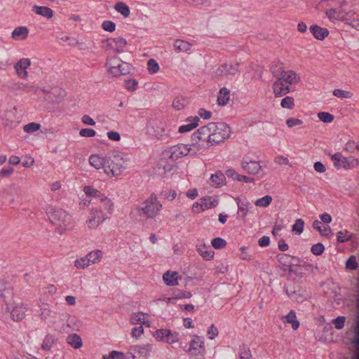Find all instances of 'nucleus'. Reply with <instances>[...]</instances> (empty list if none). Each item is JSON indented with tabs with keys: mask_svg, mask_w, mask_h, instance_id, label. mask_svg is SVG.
<instances>
[{
	"mask_svg": "<svg viewBox=\"0 0 359 359\" xmlns=\"http://www.w3.org/2000/svg\"><path fill=\"white\" fill-rule=\"evenodd\" d=\"M129 161L126 153L116 150L109 152L105 165L106 175L110 178L121 175L128 168Z\"/></svg>",
	"mask_w": 359,
	"mask_h": 359,
	"instance_id": "1",
	"label": "nucleus"
},
{
	"mask_svg": "<svg viewBox=\"0 0 359 359\" xmlns=\"http://www.w3.org/2000/svg\"><path fill=\"white\" fill-rule=\"evenodd\" d=\"M201 128V132L206 135L212 146L224 142L230 137L231 133L230 127L223 122H211Z\"/></svg>",
	"mask_w": 359,
	"mask_h": 359,
	"instance_id": "2",
	"label": "nucleus"
},
{
	"mask_svg": "<svg viewBox=\"0 0 359 359\" xmlns=\"http://www.w3.org/2000/svg\"><path fill=\"white\" fill-rule=\"evenodd\" d=\"M162 204L155 194H151L137 208L140 216L147 219L156 217L162 210Z\"/></svg>",
	"mask_w": 359,
	"mask_h": 359,
	"instance_id": "3",
	"label": "nucleus"
},
{
	"mask_svg": "<svg viewBox=\"0 0 359 359\" xmlns=\"http://www.w3.org/2000/svg\"><path fill=\"white\" fill-rule=\"evenodd\" d=\"M46 213L50 222L57 226L56 231L59 233H62L69 226L72 217L64 210L50 207L47 210Z\"/></svg>",
	"mask_w": 359,
	"mask_h": 359,
	"instance_id": "4",
	"label": "nucleus"
},
{
	"mask_svg": "<svg viewBox=\"0 0 359 359\" xmlns=\"http://www.w3.org/2000/svg\"><path fill=\"white\" fill-rule=\"evenodd\" d=\"M201 131V128H199L191 135V143L189 144L191 156L203 154L212 146L207 137Z\"/></svg>",
	"mask_w": 359,
	"mask_h": 359,
	"instance_id": "5",
	"label": "nucleus"
},
{
	"mask_svg": "<svg viewBox=\"0 0 359 359\" xmlns=\"http://www.w3.org/2000/svg\"><path fill=\"white\" fill-rule=\"evenodd\" d=\"M108 218L107 213L104 212L100 208H92L88 214L85 225L89 230L96 229Z\"/></svg>",
	"mask_w": 359,
	"mask_h": 359,
	"instance_id": "6",
	"label": "nucleus"
},
{
	"mask_svg": "<svg viewBox=\"0 0 359 359\" xmlns=\"http://www.w3.org/2000/svg\"><path fill=\"white\" fill-rule=\"evenodd\" d=\"M106 66L108 72L114 76L126 75L130 72L129 64L125 62L117 56H113L107 59Z\"/></svg>",
	"mask_w": 359,
	"mask_h": 359,
	"instance_id": "7",
	"label": "nucleus"
},
{
	"mask_svg": "<svg viewBox=\"0 0 359 359\" xmlns=\"http://www.w3.org/2000/svg\"><path fill=\"white\" fill-rule=\"evenodd\" d=\"M153 337L156 341L172 344L178 342L180 334L177 332L169 329H158L153 333Z\"/></svg>",
	"mask_w": 359,
	"mask_h": 359,
	"instance_id": "8",
	"label": "nucleus"
},
{
	"mask_svg": "<svg viewBox=\"0 0 359 359\" xmlns=\"http://www.w3.org/2000/svg\"><path fill=\"white\" fill-rule=\"evenodd\" d=\"M219 204L217 196H206L195 202L192 205V211L195 213H199L205 210L215 208Z\"/></svg>",
	"mask_w": 359,
	"mask_h": 359,
	"instance_id": "9",
	"label": "nucleus"
},
{
	"mask_svg": "<svg viewBox=\"0 0 359 359\" xmlns=\"http://www.w3.org/2000/svg\"><path fill=\"white\" fill-rule=\"evenodd\" d=\"M242 169L250 175H257L263 172L259 161L254 160L249 156H245L241 162Z\"/></svg>",
	"mask_w": 359,
	"mask_h": 359,
	"instance_id": "10",
	"label": "nucleus"
},
{
	"mask_svg": "<svg viewBox=\"0 0 359 359\" xmlns=\"http://www.w3.org/2000/svg\"><path fill=\"white\" fill-rule=\"evenodd\" d=\"M27 309V304L22 302L14 304H7L6 305V309L10 313L11 318L16 322L20 321L25 318Z\"/></svg>",
	"mask_w": 359,
	"mask_h": 359,
	"instance_id": "11",
	"label": "nucleus"
},
{
	"mask_svg": "<svg viewBox=\"0 0 359 359\" xmlns=\"http://www.w3.org/2000/svg\"><path fill=\"white\" fill-rule=\"evenodd\" d=\"M334 166L337 168L350 169L357 164V160L353 157L346 158L340 153H336L331 156Z\"/></svg>",
	"mask_w": 359,
	"mask_h": 359,
	"instance_id": "12",
	"label": "nucleus"
},
{
	"mask_svg": "<svg viewBox=\"0 0 359 359\" xmlns=\"http://www.w3.org/2000/svg\"><path fill=\"white\" fill-rule=\"evenodd\" d=\"M152 350V345L150 344H142L132 346L129 348V353L133 358H147L150 355Z\"/></svg>",
	"mask_w": 359,
	"mask_h": 359,
	"instance_id": "13",
	"label": "nucleus"
},
{
	"mask_svg": "<svg viewBox=\"0 0 359 359\" xmlns=\"http://www.w3.org/2000/svg\"><path fill=\"white\" fill-rule=\"evenodd\" d=\"M191 147L189 144H178L172 146L170 149V158L172 161H177L181 158L191 156Z\"/></svg>",
	"mask_w": 359,
	"mask_h": 359,
	"instance_id": "14",
	"label": "nucleus"
},
{
	"mask_svg": "<svg viewBox=\"0 0 359 359\" xmlns=\"http://www.w3.org/2000/svg\"><path fill=\"white\" fill-rule=\"evenodd\" d=\"M188 352L192 355H197L202 353L205 350V341L203 337L194 334L189 344Z\"/></svg>",
	"mask_w": 359,
	"mask_h": 359,
	"instance_id": "15",
	"label": "nucleus"
},
{
	"mask_svg": "<svg viewBox=\"0 0 359 359\" xmlns=\"http://www.w3.org/2000/svg\"><path fill=\"white\" fill-rule=\"evenodd\" d=\"M31 65L29 58H21L14 65V69L17 76L21 79H26L29 76L27 69Z\"/></svg>",
	"mask_w": 359,
	"mask_h": 359,
	"instance_id": "16",
	"label": "nucleus"
},
{
	"mask_svg": "<svg viewBox=\"0 0 359 359\" xmlns=\"http://www.w3.org/2000/svg\"><path fill=\"white\" fill-rule=\"evenodd\" d=\"M130 323L132 325H140V326L145 325L147 327L151 326L149 315L147 313H143L141 311L131 313L130 317Z\"/></svg>",
	"mask_w": 359,
	"mask_h": 359,
	"instance_id": "17",
	"label": "nucleus"
},
{
	"mask_svg": "<svg viewBox=\"0 0 359 359\" xmlns=\"http://www.w3.org/2000/svg\"><path fill=\"white\" fill-rule=\"evenodd\" d=\"M278 78L290 87L292 85L297 84L300 81L299 76L292 70L282 71Z\"/></svg>",
	"mask_w": 359,
	"mask_h": 359,
	"instance_id": "18",
	"label": "nucleus"
},
{
	"mask_svg": "<svg viewBox=\"0 0 359 359\" xmlns=\"http://www.w3.org/2000/svg\"><path fill=\"white\" fill-rule=\"evenodd\" d=\"M14 293L13 287L8 282L0 280V297L7 304L13 298Z\"/></svg>",
	"mask_w": 359,
	"mask_h": 359,
	"instance_id": "19",
	"label": "nucleus"
},
{
	"mask_svg": "<svg viewBox=\"0 0 359 359\" xmlns=\"http://www.w3.org/2000/svg\"><path fill=\"white\" fill-rule=\"evenodd\" d=\"M272 89L276 97H283L290 92V87L278 77L272 85Z\"/></svg>",
	"mask_w": 359,
	"mask_h": 359,
	"instance_id": "20",
	"label": "nucleus"
},
{
	"mask_svg": "<svg viewBox=\"0 0 359 359\" xmlns=\"http://www.w3.org/2000/svg\"><path fill=\"white\" fill-rule=\"evenodd\" d=\"M39 317L41 320H46L52 317L53 314L55 313L52 310L50 304L48 303L39 301Z\"/></svg>",
	"mask_w": 359,
	"mask_h": 359,
	"instance_id": "21",
	"label": "nucleus"
},
{
	"mask_svg": "<svg viewBox=\"0 0 359 359\" xmlns=\"http://www.w3.org/2000/svg\"><path fill=\"white\" fill-rule=\"evenodd\" d=\"M238 64H224L219 67L216 70V74L217 76H229L235 75L238 72Z\"/></svg>",
	"mask_w": 359,
	"mask_h": 359,
	"instance_id": "22",
	"label": "nucleus"
},
{
	"mask_svg": "<svg viewBox=\"0 0 359 359\" xmlns=\"http://www.w3.org/2000/svg\"><path fill=\"white\" fill-rule=\"evenodd\" d=\"M89 164L97 170L103 169L105 173V165L107 162V155L101 156L98 154H92L88 158Z\"/></svg>",
	"mask_w": 359,
	"mask_h": 359,
	"instance_id": "23",
	"label": "nucleus"
},
{
	"mask_svg": "<svg viewBox=\"0 0 359 359\" xmlns=\"http://www.w3.org/2000/svg\"><path fill=\"white\" fill-rule=\"evenodd\" d=\"M196 250L203 259L206 261H210L214 257L215 252L210 245L203 243L198 244L196 245Z\"/></svg>",
	"mask_w": 359,
	"mask_h": 359,
	"instance_id": "24",
	"label": "nucleus"
},
{
	"mask_svg": "<svg viewBox=\"0 0 359 359\" xmlns=\"http://www.w3.org/2000/svg\"><path fill=\"white\" fill-rule=\"evenodd\" d=\"M59 318L61 323L60 330L68 332L72 327L73 316L67 312H64L60 314Z\"/></svg>",
	"mask_w": 359,
	"mask_h": 359,
	"instance_id": "25",
	"label": "nucleus"
},
{
	"mask_svg": "<svg viewBox=\"0 0 359 359\" xmlns=\"http://www.w3.org/2000/svg\"><path fill=\"white\" fill-rule=\"evenodd\" d=\"M200 119L198 116L191 117L186 120L187 123L182 125L178 128L180 133H186L191 131L198 126Z\"/></svg>",
	"mask_w": 359,
	"mask_h": 359,
	"instance_id": "26",
	"label": "nucleus"
},
{
	"mask_svg": "<svg viewBox=\"0 0 359 359\" xmlns=\"http://www.w3.org/2000/svg\"><path fill=\"white\" fill-rule=\"evenodd\" d=\"M236 201L238 205V217L244 220L250 212L248 208L250 203L246 199L237 198Z\"/></svg>",
	"mask_w": 359,
	"mask_h": 359,
	"instance_id": "27",
	"label": "nucleus"
},
{
	"mask_svg": "<svg viewBox=\"0 0 359 359\" xmlns=\"http://www.w3.org/2000/svg\"><path fill=\"white\" fill-rule=\"evenodd\" d=\"M173 46L177 53H190L193 46L191 43L187 41L182 39H176L173 42Z\"/></svg>",
	"mask_w": 359,
	"mask_h": 359,
	"instance_id": "28",
	"label": "nucleus"
},
{
	"mask_svg": "<svg viewBox=\"0 0 359 359\" xmlns=\"http://www.w3.org/2000/svg\"><path fill=\"white\" fill-rule=\"evenodd\" d=\"M179 278V273L176 271H168L163 276V280L168 286L177 285Z\"/></svg>",
	"mask_w": 359,
	"mask_h": 359,
	"instance_id": "29",
	"label": "nucleus"
},
{
	"mask_svg": "<svg viewBox=\"0 0 359 359\" xmlns=\"http://www.w3.org/2000/svg\"><path fill=\"white\" fill-rule=\"evenodd\" d=\"M225 175L227 177L231 178L238 182H243L246 183L252 182L253 180L245 175L238 173L235 170L230 168L226 170Z\"/></svg>",
	"mask_w": 359,
	"mask_h": 359,
	"instance_id": "30",
	"label": "nucleus"
},
{
	"mask_svg": "<svg viewBox=\"0 0 359 359\" xmlns=\"http://www.w3.org/2000/svg\"><path fill=\"white\" fill-rule=\"evenodd\" d=\"M283 323L291 324L293 330H296L299 326V323L297 320L295 311L291 310L286 316L281 318Z\"/></svg>",
	"mask_w": 359,
	"mask_h": 359,
	"instance_id": "31",
	"label": "nucleus"
},
{
	"mask_svg": "<svg viewBox=\"0 0 359 359\" xmlns=\"http://www.w3.org/2000/svg\"><path fill=\"white\" fill-rule=\"evenodd\" d=\"M29 30L26 27H18L13 29L11 33V38L13 40L20 41L27 38Z\"/></svg>",
	"mask_w": 359,
	"mask_h": 359,
	"instance_id": "32",
	"label": "nucleus"
},
{
	"mask_svg": "<svg viewBox=\"0 0 359 359\" xmlns=\"http://www.w3.org/2000/svg\"><path fill=\"white\" fill-rule=\"evenodd\" d=\"M32 11L34 12L36 15H41L47 19H50L53 16V10L46 6H41L34 5L32 7Z\"/></svg>",
	"mask_w": 359,
	"mask_h": 359,
	"instance_id": "33",
	"label": "nucleus"
},
{
	"mask_svg": "<svg viewBox=\"0 0 359 359\" xmlns=\"http://www.w3.org/2000/svg\"><path fill=\"white\" fill-rule=\"evenodd\" d=\"M310 31L318 40H323L329 34V31L326 28H323L318 25L311 26Z\"/></svg>",
	"mask_w": 359,
	"mask_h": 359,
	"instance_id": "34",
	"label": "nucleus"
},
{
	"mask_svg": "<svg viewBox=\"0 0 359 359\" xmlns=\"http://www.w3.org/2000/svg\"><path fill=\"white\" fill-rule=\"evenodd\" d=\"M19 121L15 117V109L10 110L6 113L4 124L9 127H15Z\"/></svg>",
	"mask_w": 359,
	"mask_h": 359,
	"instance_id": "35",
	"label": "nucleus"
},
{
	"mask_svg": "<svg viewBox=\"0 0 359 359\" xmlns=\"http://www.w3.org/2000/svg\"><path fill=\"white\" fill-rule=\"evenodd\" d=\"M67 343L75 349L82 347L83 342L81 337L77 334L73 333L67 337Z\"/></svg>",
	"mask_w": 359,
	"mask_h": 359,
	"instance_id": "36",
	"label": "nucleus"
},
{
	"mask_svg": "<svg viewBox=\"0 0 359 359\" xmlns=\"http://www.w3.org/2000/svg\"><path fill=\"white\" fill-rule=\"evenodd\" d=\"M90 263L92 264H98L101 262L103 252L102 250L96 249L90 251L86 255Z\"/></svg>",
	"mask_w": 359,
	"mask_h": 359,
	"instance_id": "37",
	"label": "nucleus"
},
{
	"mask_svg": "<svg viewBox=\"0 0 359 359\" xmlns=\"http://www.w3.org/2000/svg\"><path fill=\"white\" fill-rule=\"evenodd\" d=\"M114 45V51L116 53H122L127 45V41L121 36L112 38L111 41Z\"/></svg>",
	"mask_w": 359,
	"mask_h": 359,
	"instance_id": "38",
	"label": "nucleus"
},
{
	"mask_svg": "<svg viewBox=\"0 0 359 359\" xmlns=\"http://www.w3.org/2000/svg\"><path fill=\"white\" fill-rule=\"evenodd\" d=\"M230 91L226 88L220 89L217 96V103L219 105L224 106L226 104L229 100Z\"/></svg>",
	"mask_w": 359,
	"mask_h": 359,
	"instance_id": "39",
	"label": "nucleus"
},
{
	"mask_svg": "<svg viewBox=\"0 0 359 359\" xmlns=\"http://www.w3.org/2000/svg\"><path fill=\"white\" fill-rule=\"evenodd\" d=\"M99 201L102 204L104 210L107 213L111 214L114 212V205L110 198L102 194Z\"/></svg>",
	"mask_w": 359,
	"mask_h": 359,
	"instance_id": "40",
	"label": "nucleus"
},
{
	"mask_svg": "<svg viewBox=\"0 0 359 359\" xmlns=\"http://www.w3.org/2000/svg\"><path fill=\"white\" fill-rule=\"evenodd\" d=\"M313 227L317 229L323 236H329L330 234L331 229L330 226L327 225H323L321 222L318 220H315L313 222Z\"/></svg>",
	"mask_w": 359,
	"mask_h": 359,
	"instance_id": "41",
	"label": "nucleus"
},
{
	"mask_svg": "<svg viewBox=\"0 0 359 359\" xmlns=\"http://www.w3.org/2000/svg\"><path fill=\"white\" fill-rule=\"evenodd\" d=\"M224 180V175L219 172L211 175L210 183L212 187H219L223 184Z\"/></svg>",
	"mask_w": 359,
	"mask_h": 359,
	"instance_id": "42",
	"label": "nucleus"
},
{
	"mask_svg": "<svg viewBox=\"0 0 359 359\" xmlns=\"http://www.w3.org/2000/svg\"><path fill=\"white\" fill-rule=\"evenodd\" d=\"M90 265L91 264L90 263L86 255L78 258L74 262V266L77 269H85L90 266Z\"/></svg>",
	"mask_w": 359,
	"mask_h": 359,
	"instance_id": "43",
	"label": "nucleus"
},
{
	"mask_svg": "<svg viewBox=\"0 0 359 359\" xmlns=\"http://www.w3.org/2000/svg\"><path fill=\"white\" fill-rule=\"evenodd\" d=\"M115 10L121 13L124 18L130 15V11L128 6L123 2H118L115 4Z\"/></svg>",
	"mask_w": 359,
	"mask_h": 359,
	"instance_id": "44",
	"label": "nucleus"
},
{
	"mask_svg": "<svg viewBox=\"0 0 359 359\" xmlns=\"http://www.w3.org/2000/svg\"><path fill=\"white\" fill-rule=\"evenodd\" d=\"M280 106L283 109L292 110L294 108V100L291 96H286L280 101Z\"/></svg>",
	"mask_w": 359,
	"mask_h": 359,
	"instance_id": "45",
	"label": "nucleus"
},
{
	"mask_svg": "<svg viewBox=\"0 0 359 359\" xmlns=\"http://www.w3.org/2000/svg\"><path fill=\"white\" fill-rule=\"evenodd\" d=\"M147 70L150 74H155L158 72L160 66L158 63L154 59H149L147 61Z\"/></svg>",
	"mask_w": 359,
	"mask_h": 359,
	"instance_id": "46",
	"label": "nucleus"
},
{
	"mask_svg": "<svg viewBox=\"0 0 359 359\" xmlns=\"http://www.w3.org/2000/svg\"><path fill=\"white\" fill-rule=\"evenodd\" d=\"M272 201V197L271 196H265L261 198L257 199L255 202V205L261 208L268 207Z\"/></svg>",
	"mask_w": 359,
	"mask_h": 359,
	"instance_id": "47",
	"label": "nucleus"
},
{
	"mask_svg": "<svg viewBox=\"0 0 359 359\" xmlns=\"http://www.w3.org/2000/svg\"><path fill=\"white\" fill-rule=\"evenodd\" d=\"M83 191L87 196H93L100 199L102 194L97 189H94L92 186H86L83 187Z\"/></svg>",
	"mask_w": 359,
	"mask_h": 359,
	"instance_id": "48",
	"label": "nucleus"
},
{
	"mask_svg": "<svg viewBox=\"0 0 359 359\" xmlns=\"http://www.w3.org/2000/svg\"><path fill=\"white\" fill-rule=\"evenodd\" d=\"M304 222L302 219H297L295 220L294 224L292 225V231L295 233L299 235L304 231Z\"/></svg>",
	"mask_w": 359,
	"mask_h": 359,
	"instance_id": "49",
	"label": "nucleus"
},
{
	"mask_svg": "<svg viewBox=\"0 0 359 359\" xmlns=\"http://www.w3.org/2000/svg\"><path fill=\"white\" fill-rule=\"evenodd\" d=\"M326 16L331 22H334L341 18L340 13L334 8H330L325 12Z\"/></svg>",
	"mask_w": 359,
	"mask_h": 359,
	"instance_id": "50",
	"label": "nucleus"
},
{
	"mask_svg": "<svg viewBox=\"0 0 359 359\" xmlns=\"http://www.w3.org/2000/svg\"><path fill=\"white\" fill-rule=\"evenodd\" d=\"M238 355L240 359H251L252 354L249 347L245 345L241 346Z\"/></svg>",
	"mask_w": 359,
	"mask_h": 359,
	"instance_id": "51",
	"label": "nucleus"
},
{
	"mask_svg": "<svg viewBox=\"0 0 359 359\" xmlns=\"http://www.w3.org/2000/svg\"><path fill=\"white\" fill-rule=\"evenodd\" d=\"M54 344V337L52 335L48 334L45 337L41 348L43 350H50Z\"/></svg>",
	"mask_w": 359,
	"mask_h": 359,
	"instance_id": "52",
	"label": "nucleus"
},
{
	"mask_svg": "<svg viewBox=\"0 0 359 359\" xmlns=\"http://www.w3.org/2000/svg\"><path fill=\"white\" fill-rule=\"evenodd\" d=\"M187 104V101L183 97H175L172 102V107L175 110L182 109Z\"/></svg>",
	"mask_w": 359,
	"mask_h": 359,
	"instance_id": "53",
	"label": "nucleus"
},
{
	"mask_svg": "<svg viewBox=\"0 0 359 359\" xmlns=\"http://www.w3.org/2000/svg\"><path fill=\"white\" fill-rule=\"evenodd\" d=\"M332 94L335 97L339 98H351L353 96V93L351 92L341 89L334 90Z\"/></svg>",
	"mask_w": 359,
	"mask_h": 359,
	"instance_id": "54",
	"label": "nucleus"
},
{
	"mask_svg": "<svg viewBox=\"0 0 359 359\" xmlns=\"http://www.w3.org/2000/svg\"><path fill=\"white\" fill-rule=\"evenodd\" d=\"M211 245L215 249H222L226 245V242L223 238L218 237L212 240Z\"/></svg>",
	"mask_w": 359,
	"mask_h": 359,
	"instance_id": "55",
	"label": "nucleus"
},
{
	"mask_svg": "<svg viewBox=\"0 0 359 359\" xmlns=\"http://www.w3.org/2000/svg\"><path fill=\"white\" fill-rule=\"evenodd\" d=\"M318 118L323 123H331L334 120V116L328 112H319L318 114Z\"/></svg>",
	"mask_w": 359,
	"mask_h": 359,
	"instance_id": "56",
	"label": "nucleus"
},
{
	"mask_svg": "<svg viewBox=\"0 0 359 359\" xmlns=\"http://www.w3.org/2000/svg\"><path fill=\"white\" fill-rule=\"evenodd\" d=\"M351 238V235L347 231H340L337 233V241L339 243L346 242Z\"/></svg>",
	"mask_w": 359,
	"mask_h": 359,
	"instance_id": "57",
	"label": "nucleus"
},
{
	"mask_svg": "<svg viewBox=\"0 0 359 359\" xmlns=\"http://www.w3.org/2000/svg\"><path fill=\"white\" fill-rule=\"evenodd\" d=\"M41 128V125L36 123H30L25 125L23 128L24 131L28 133H32L37 131Z\"/></svg>",
	"mask_w": 359,
	"mask_h": 359,
	"instance_id": "58",
	"label": "nucleus"
},
{
	"mask_svg": "<svg viewBox=\"0 0 359 359\" xmlns=\"http://www.w3.org/2000/svg\"><path fill=\"white\" fill-rule=\"evenodd\" d=\"M248 248L245 246H242L240 248L239 250L241 254L239 255V257L241 259L244 261H251L252 259V255L247 251Z\"/></svg>",
	"mask_w": 359,
	"mask_h": 359,
	"instance_id": "59",
	"label": "nucleus"
},
{
	"mask_svg": "<svg viewBox=\"0 0 359 359\" xmlns=\"http://www.w3.org/2000/svg\"><path fill=\"white\" fill-rule=\"evenodd\" d=\"M102 28L104 31L113 32L116 29V24L111 20H104L102 24Z\"/></svg>",
	"mask_w": 359,
	"mask_h": 359,
	"instance_id": "60",
	"label": "nucleus"
},
{
	"mask_svg": "<svg viewBox=\"0 0 359 359\" xmlns=\"http://www.w3.org/2000/svg\"><path fill=\"white\" fill-rule=\"evenodd\" d=\"M358 262L355 256H351L346 263V267L350 270H355L358 268Z\"/></svg>",
	"mask_w": 359,
	"mask_h": 359,
	"instance_id": "61",
	"label": "nucleus"
},
{
	"mask_svg": "<svg viewBox=\"0 0 359 359\" xmlns=\"http://www.w3.org/2000/svg\"><path fill=\"white\" fill-rule=\"evenodd\" d=\"M79 135L84 137H93L96 135V131L92 128H83L79 131Z\"/></svg>",
	"mask_w": 359,
	"mask_h": 359,
	"instance_id": "62",
	"label": "nucleus"
},
{
	"mask_svg": "<svg viewBox=\"0 0 359 359\" xmlns=\"http://www.w3.org/2000/svg\"><path fill=\"white\" fill-rule=\"evenodd\" d=\"M325 247L322 243H316L311 247V251L315 255H320L324 252Z\"/></svg>",
	"mask_w": 359,
	"mask_h": 359,
	"instance_id": "63",
	"label": "nucleus"
},
{
	"mask_svg": "<svg viewBox=\"0 0 359 359\" xmlns=\"http://www.w3.org/2000/svg\"><path fill=\"white\" fill-rule=\"evenodd\" d=\"M285 123L288 128H292L293 127L302 125L303 121L302 120L297 118H289L286 120Z\"/></svg>",
	"mask_w": 359,
	"mask_h": 359,
	"instance_id": "64",
	"label": "nucleus"
}]
</instances>
